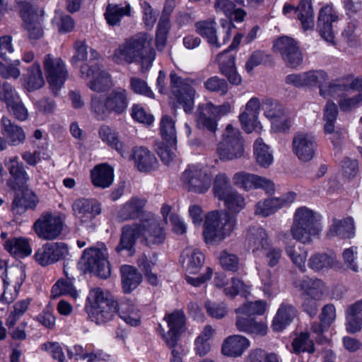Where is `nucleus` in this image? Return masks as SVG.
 Returning <instances> with one entry per match:
<instances>
[{
    "instance_id": "obj_53",
    "label": "nucleus",
    "mask_w": 362,
    "mask_h": 362,
    "mask_svg": "<svg viewBox=\"0 0 362 362\" xmlns=\"http://www.w3.org/2000/svg\"><path fill=\"white\" fill-rule=\"evenodd\" d=\"M267 304L264 300L247 302L235 309V313L245 314L247 316L254 315H263L267 309Z\"/></svg>"
},
{
    "instance_id": "obj_32",
    "label": "nucleus",
    "mask_w": 362,
    "mask_h": 362,
    "mask_svg": "<svg viewBox=\"0 0 362 362\" xmlns=\"http://www.w3.org/2000/svg\"><path fill=\"white\" fill-rule=\"evenodd\" d=\"M117 312L119 317L127 325L138 326L141 323V313L137 305L130 300L122 301L118 305Z\"/></svg>"
},
{
    "instance_id": "obj_27",
    "label": "nucleus",
    "mask_w": 362,
    "mask_h": 362,
    "mask_svg": "<svg viewBox=\"0 0 362 362\" xmlns=\"http://www.w3.org/2000/svg\"><path fill=\"white\" fill-rule=\"evenodd\" d=\"M298 311L291 304L282 303L273 319L272 327L274 331L281 332L289 325L297 317Z\"/></svg>"
},
{
    "instance_id": "obj_21",
    "label": "nucleus",
    "mask_w": 362,
    "mask_h": 362,
    "mask_svg": "<svg viewBox=\"0 0 362 362\" xmlns=\"http://www.w3.org/2000/svg\"><path fill=\"white\" fill-rule=\"evenodd\" d=\"M74 216L82 223H88L101 213V206L96 200L81 198L72 204Z\"/></svg>"
},
{
    "instance_id": "obj_57",
    "label": "nucleus",
    "mask_w": 362,
    "mask_h": 362,
    "mask_svg": "<svg viewBox=\"0 0 362 362\" xmlns=\"http://www.w3.org/2000/svg\"><path fill=\"white\" fill-rule=\"evenodd\" d=\"M264 115L268 118L271 123L284 111L283 107L276 101L271 99H266L262 103Z\"/></svg>"
},
{
    "instance_id": "obj_8",
    "label": "nucleus",
    "mask_w": 362,
    "mask_h": 362,
    "mask_svg": "<svg viewBox=\"0 0 362 362\" xmlns=\"http://www.w3.org/2000/svg\"><path fill=\"white\" fill-rule=\"evenodd\" d=\"M220 24L221 29L217 30L215 20L202 21L195 23V28L211 46L218 49L229 41L235 28L234 24L226 18L221 19Z\"/></svg>"
},
{
    "instance_id": "obj_43",
    "label": "nucleus",
    "mask_w": 362,
    "mask_h": 362,
    "mask_svg": "<svg viewBox=\"0 0 362 362\" xmlns=\"http://www.w3.org/2000/svg\"><path fill=\"white\" fill-rule=\"evenodd\" d=\"M285 251L291 262L299 269L305 270V261L308 257V251L300 247H296L295 243L284 241Z\"/></svg>"
},
{
    "instance_id": "obj_55",
    "label": "nucleus",
    "mask_w": 362,
    "mask_h": 362,
    "mask_svg": "<svg viewBox=\"0 0 362 362\" xmlns=\"http://www.w3.org/2000/svg\"><path fill=\"white\" fill-rule=\"evenodd\" d=\"M64 294L69 295L74 299L78 296V291L71 282L66 280H59L52 286V296L55 298Z\"/></svg>"
},
{
    "instance_id": "obj_16",
    "label": "nucleus",
    "mask_w": 362,
    "mask_h": 362,
    "mask_svg": "<svg viewBox=\"0 0 362 362\" xmlns=\"http://www.w3.org/2000/svg\"><path fill=\"white\" fill-rule=\"evenodd\" d=\"M199 109L200 112L197 117L198 127L215 132L217 127L216 118L229 113L231 110V105L226 102L216 106L209 103Z\"/></svg>"
},
{
    "instance_id": "obj_45",
    "label": "nucleus",
    "mask_w": 362,
    "mask_h": 362,
    "mask_svg": "<svg viewBox=\"0 0 362 362\" xmlns=\"http://www.w3.org/2000/svg\"><path fill=\"white\" fill-rule=\"evenodd\" d=\"M254 153L257 162L264 168L269 167L273 162L274 158L269 148L261 138L255 141Z\"/></svg>"
},
{
    "instance_id": "obj_33",
    "label": "nucleus",
    "mask_w": 362,
    "mask_h": 362,
    "mask_svg": "<svg viewBox=\"0 0 362 362\" xmlns=\"http://www.w3.org/2000/svg\"><path fill=\"white\" fill-rule=\"evenodd\" d=\"M132 7L129 3L124 6L117 4H108L104 13V17L110 26H119L122 19L130 16Z\"/></svg>"
},
{
    "instance_id": "obj_24",
    "label": "nucleus",
    "mask_w": 362,
    "mask_h": 362,
    "mask_svg": "<svg viewBox=\"0 0 362 362\" xmlns=\"http://www.w3.org/2000/svg\"><path fill=\"white\" fill-rule=\"evenodd\" d=\"M294 11L297 18L300 21L303 29L306 31L314 28V12L311 0H300L298 6L294 7L286 4L283 8L284 14H288Z\"/></svg>"
},
{
    "instance_id": "obj_18",
    "label": "nucleus",
    "mask_w": 362,
    "mask_h": 362,
    "mask_svg": "<svg viewBox=\"0 0 362 362\" xmlns=\"http://www.w3.org/2000/svg\"><path fill=\"white\" fill-rule=\"evenodd\" d=\"M315 136L307 132L295 134L292 140V152L298 159L303 163L313 160L317 151Z\"/></svg>"
},
{
    "instance_id": "obj_29",
    "label": "nucleus",
    "mask_w": 362,
    "mask_h": 362,
    "mask_svg": "<svg viewBox=\"0 0 362 362\" xmlns=\"http://www.w3.org/2000/svg\"><path fill=\"white\" fill-rule=\"evenodd\" d=\"M250 346V341L241 335H233L227 337L223 344L221 351L229 357L240 356Z\"/></svg>"
},
{
    "instance_id": "obj_28",
    "label": "nucleus",
    "mask_w": 362,
    "mask_h": 362,
    "mask_svg": "<svg viewBox=\"0 0 362 362\" xmlns=\"http://www.w3.org/2000/svg\"><path fill=\"white\" fill-rule=\"evenodd\" d=\"M246 245L252 252L267 249L270 245V240L266 230L259 226L249 228L246 236Z\"/></svg>"
},
{
    "instance_id": "obj_38",
    "label": "nucleus",
    "mask_w": 362,
    "mask_h": 362,
    "mask_svg": "<svg viewBox=\"0 0 362 362\" xmlns=\"http://www.w3.org/2000/svg\"><path fill=\"white\" fill-rule=\"evenodd\" d=\"M99 137L109 146L115 148L122 156L127 153V147L119 140L118 133L107 125H103L98 131Z\"/></svg>"
},
{
    "instance_id": "obj_40",
    "label": "nucleus",
    "mask_w": 362,
    "mask_h": 362,
    "mask_svg": "<svg viewBox=\"0 0 362 362\" xmlns=\"http://www.w3.org/2000/svg\"><path fill=\"white\" fill-rule=\"evenodd\" d=\"M300 287L307 296L316 300H321L326 291L325 284L321 279L308 276L300 281Z\"/></svg>"
},
{
    "instance_id": "obj_19",
    "label": "nucleus",
    "mask_w": 362,
    "mask_h": 362,
    "mask_svg": "<svg viewBox=\"0 0 362 362\" xmlns=\"http://www.w3.org/2000/svg\"><path fill=\"white\" fill-rule=\"evenodd\" d=\"M164 320L167 322L168 331L163 333L162 337L168 346H173L186 330V316L182 310H177L165 315Z\"/></svg>"
},
{
    "instance_id": "obj_46",
    "label": "nucleus",
    "mask_w": 362,
    "mask_h": 362,
    "mask_svg": "<svg viewBox=\"0 0 362 362\" xmlns=\"http://www.w3.org/2000/svg\"><path fill=\"white\" fill-rule=\"evenodd\" d=\"M233 190L230 184V180L226 174L221 173L216 175L213 185V192L215 197L222 200Z\"/></svg>"
},
{
    "instance_id": "obj_7",
    "label": "nucleus",
    "mask_w": 362,
    "mask_h": 362,
    "mask_svg": "<svg viewBox=\"0 0 362 362\" xmlns=\"http://www.w3.org/2000/svg\"><path fill=\"white\" fill-rule=\"evenodd\" d=\"M88 301L90 305L89 317L96 324H104L112 320L117 312V303L100 288L90 290Z\"/></svg>"
},
{
    "instance_id": "obj_41",
    "label": "nucleus",
    "mask_w": 362,
    "mask_h": 362,
    "mask_svg": "<svg viewBox=\"0 0 362 362\" xmlns=\"http://www.w3.org/2000/svg\"><path fill=\"white\" fill-rule=\"evenodd\" d=\"M4 248L11 255L17 258H23L31 254V247L28 240L19 237L8 240L4 244Z\"/></svg>"
},
{
    "instance_id": "obj_1",
    "label": "nucleus",
    "mask_w": 362,
    "mask_h": 362,
    "mask_svg": "<svg viewBox=\"0 0 362 362\" xmlns=\"http://www.w3.org/2000/svg\"><path fill=\"white\" fill-rule=\"evenodd\" d=\"M146 246L162 244L165 239V233L159 221L152 215L140 220L139 223L126 224L121 229V236L115 250L117 252L127 250L134 252L137 240Z\"/></svg>"
},
{
    "instance_id": "obj_6",
    "label": "nucleus",
    "mask_w": 362,
    "mask_h": 362,
    "mask_svg": "<svg viewBox=\"0 0 362 362\" xmlns=\"http://www.w3.org/2000/svg\"><path fill=\"white\" fill-rule=\"evenodd\" d=\"M128 105V92L121 87L112 89L104 99L100 95H93L90 102L91 112L97 119L102 120L111 112L118 115L123 114Z\"/></svg>"
},
{
    "instance_id": "obj_11",
    "label": "nucleus",
    "mask_w": 362,
    "mask_h": 362,
    "mask_svg": "<svg viewBox=\"0 0 362 362\" xmlns=\"http://www.w3.org/2000/svg\"><path fill=\"white\" fill-rule=\"evenodd\" d=\"M180 182L188 192L204 194L211 185V175L206 170L197 165H189L182 173Z\"/></svg>"
},
{
    "instance_id": "obj_60",
    "label": "nucleus",
    "mask_w": 362,
    "mask_h": 362,
    "mask_svg": "<svg viewBox=\"0 0 362 362\" xmlns=\"http://www.w3.org/2000/svg\"><path fill=\"white\" fill-rule=\"evenodd\" d=\"M204 87L210 92H217L221 95H225L228 92L227 82L218 76H213L204 82Z\"/></svg>"
},
{
    "instance_id": "obj_35",
    "label": "nucleus",
    "mask_w": 362,
    "mask_h": 362,
    "mask_svg": "<svg viewBox=\"0 0 362 362\" xmlns=\"http://www.w3.org/2000/svg\"><path fill=\"white\" fill-rule=\"evenodd\" d=\"M90 177L95 187L107 188L113 182V169L106 163L99 164L91 170Z\"/></svg>"
},
{
    "instance_id": "obj_64",
    "label": "nucleus",
    "mask_w": 362,
    "mask_h": 362,
    "mask_svg": "<svg viewBox=\"0 0 362 362\" xmlns=\"http://www.w3.org/2000/svg\"><path fill=\"white\" fill-rule=\"evenodd\" d=\"M220 264L226 270L236 272L239 268L238 258L235 255L223 251L220 255Z\"/></svg>"
},
{
    "instance_id": "obj_63",
    "label": "nucleus",
    "mask_w": 362,
    "mask_h": 362,
    "mask_svg": "<svg viewBox=\"0 0 362 362\" xmlns=\"http://www.w3.org/2000/svg\"><path fill=\"white\" fill-rule=\"evenodd\" d=\"M257 115H252L245 111L240 114V122L243 129L247 133H251L258 127L259 122L257 121Z\"/></svg>"
},
{
    "instance_id": "obj_12",
    "label": "nucleus",
    "mask_w": 362,
    "mask_h": 362,
    "mask_svg": "<svg viewBox=\"0 0 362 362\" xmlns=\"http://www.w3.org/2000/svg\"><path fill=\"white\" fill-rule=\"evenodd\" d=\"M274 52L279 54L286 66L296 68L303 59V53L299 45L293 38L282 36L274 41Z\"/></svg>"
},
{
    "instance_id": "obj_62",
    "label": "nucleus",
    "mask_w": 362,
    "mask_h": 362,
    "mask_svg": "<svg viewBox=\"0 0 362 362\" xmlns=\"http://www.w3.org/2000/svg\"><path fill=\"white\" fill-rule=\"evenodd\" d=\"M130 88L135 93L143 95L150 98L154 97L153 91L148 86L146 82L141 78L136 77L131 78Z\"/></svg>"
},
{
    "instance_id": "obj_23",
    "label": "nucleus",
    "mask_w": 362,
    "mask_h": 362,
    "mask_svg": "<svg viewBox=\"0 0 362 362\" xmlns=\"http://www.w3.org/2000/svg\"><path fill=\"white\" fill-rule=\"evenodd\" d=\"M21 16L25 23L29 37L38 39L43 35V29L39 21L37 9L29 3H22L20 9Z\"/></svg>"
},
{
    "instance_id": "obj_25",
    "label": "nucleus",
    "mask_w": 362,
    "mask_h": 362,
    "mask_svg": "<svg viewBox=\"0 0 362 362\" xmlns=\"http://www.w3.org/2000/svg\"><path fill=\"white\" fill-rule=\"evenodd\" d=\"M216 61L218 63L221 72L227 77L229 82L238 86L242 82L241 76L237 73L235 65V57L224 50L216 55Z\"/></svg>"
},
{
    "instance_id": "obj_56",
    "label": "nucleus",
    "mask_w": 362,
    "mask_h": 362,
    "mask_svg": "<svg viewBox=\"0 0 362 362\" xmlns=\"http://www.w3.org/2000/svg\"><path fill=\"white\" fill-rule=\"evenodd\" d=\"M30 299L21 300L13 305V311L8 315L6 325L8 327L14 326L19 318L25 313L30 305Z\"/></svg>"
},
{
    "instance_id": "obj_2",
    "label": "nucleus",
    "mask_w": 362,
    "mask_h": 362,
    "mask_svg": "<svg viewBox=\"0 0 362 362\" xmlns=\"http://www.w3.org/2000/svg\"><path fill=\"white\" fill-rule=\"evenodd\" d=\"M153 37L147 33H139L124 40L115 50L112 60L118 64L139 63L142 69L150 68L156 59Z\"/></svg>"
},
{
    "instance_id": "obj_31",
    "label": "nucleus",
    "mask_w": 362,
    "mask_h": 362,
    "mask_svg": "<svg viewBox=\"0 0 362 362\" xmlns=\"http://www.w3.org/2000/svg\"><path fill=\"white\" fill-rule=\"evenodd\" d=\"M146 200L138 197H132L127 201L117 214V217L121 221L139 218L144 214Z\"/></svg>"
},
{
    "instance_id": "obj_14",
    "label": "nucleus",
    "mask_w": 362,
    "mask_h": 362,
    "mask_svg": "<svg viewBox=\"0 0 362 362\" xmlns=\"http://www.w3.org/2000/svg\"><path fill=\"white\" fill-rule=\"evenodd\" d=\"M83 258L90 270L97 276L106 279L110 275V268L107 260V252L103 243L95 247L86 249Z\"/></svg>"
},
{
    "instance_id": "obj_30",
    "label": "nucleus",
    "mask_w": 362,
    "mask_h": 362,
    "mask_svg": "<svg viewBox=\"0 0 362 362\" xmlns=\"http://www.w3.org/2000/svg\"><path fill=\"white\" fill-rule=\"evenodd\" d=\"M180 262L187 272L190 274H196L204 262V256L197 249L187 247L180 256Z\"/></svg>"
},
{
    "instance_id": "obj_51",
    "label": "nucleus",
    "mask_w": 362,
    "mask_h": 362,
    "mask_svg": "<svg viewBox=\"0 0 362 362\" xmlns=\"http://www.w3.org/2000/svg\"><path fill=\"white\" fill-rule=\"evenodd\" d=\"M221 201L224 202L226 207L232 214L239 213L246 205L245 198L236 190H233Z\"/></svg>"
},
{
    "instance_id": "obj_47",
    "label": "nucleus",
    "mask_w": 362,
    "mask_h": 362,
    "mask_svg": "<svg viewBox=\"0 0 362 362\" xmlns=\"http://www.w3.org/2000/svg\"><path fill=\"white\" fill-rule=\"evenodd\" d=\"M160 134L163 139L172 146H176L177 135L175 127V121L168 115H164L160 120Z\"/></svg>"
},
{
    "instance_id": "obj_42",
    "label": "nucleus",
    "mask_w": 362,
    "mask_h": 362,
    "mask_svg": "<svg viewBox=\"0 0 362 362\" xmlns=\"http://www.w3.org/2000/svg\"><path fill=\"white\" fill-rule=\"evenodd\" d=\"M337 264L335 255L317 252L312 255L308 261L310 269L315 272L328 270Z\"/></svg>"
},
{
    "instance_id": "obj_59",
    "label": "nucleus",
    "mask_w": 362,
    "mask_h": 362,
    "mask_svg": "<svg viewBox=\"0 0 362 362\" xmlns=\"http://www.w3.org/2000/svg\"><path fill=\"white\" fill-rule=\"evenodd\" d=\"M19 99L18 95L9 83L3 84L0 90V100L6 104L8 110H10L11 106L17 103Z\"/></svg>"
},
{
    "instance_id": "obj_4",
    "label": "nucleus",
    "mask_w": 362,
    "mask_h": 362,
    "mask_svg": "<svg viewBox=\"0 0 362 362\" xmlns=\"http://www.w3.org/2000/svg\"><path fill=\"white\" fill-rule=\"evenodd\" d=\"M322 230L317 214L306 206L298 208L293 218L290 233L296 241L309 245Z\"/></svg>"
},
{
    "instance_id": "obj_36",
    "label": "nucleus",
    "mask_w": 362,
    "mask_h": 362,
    "mask_svg": "<svg viewBox=\"0 0 362 362\" xmlns=\"http://www.w3.org/2000/svg\"><path fill=\"white\" fill-rule=\"evenodd\" d=\"M37 199L35 194L29 189H23L18 192L12 204V212L15 215L24 214L28 209L33 208Z\"/></svg>"
},
{
    "instance_id": "obj_17",
    "label": "nucleus",
    "mask_w": 362,
    "mask_h": 362,
    "mask_svg": "<svg viewBox=\"0 0 362 362\" xmlns=\"http://www.w3.org/2000/svg\"><path fill=\"white\" fill-rule=\"evenodd\" d=\"M338 21L339 13L332 5H326L320 10L317 30L322 38L332 45L335 44L334 28Z\"/></svg>"
},
{
    "instance_id": "obj_50",
    "label": "nucleus",
    "mask_w": 362,
    "mask_h": 362,
    "mask_svg": "<svg viewBox=\"0 0 362 362\" xmlns=\"http://www.w3.org/2000/svg\"><path fill=\"white\" fill-rule=\"evenodd\" d=\"M18 159L16 156L10 158L8 160H6V165L10 174L16 180L17 183L23 185L27 181L28 177L23 164L19 163Z\"/></svg>"
},
{
    "instance_id": "obj_48",
    "label": "nucleus",
    "mask_w": 362,
    "mask_h": 362,
    "mask_svg": "<svg viewBox=\"0 0 362 362\" xmlns=\"http://www.w3.org/2000/svg\"><path fill=\"white\" fill-rule=\"evenodd\" d=\"M68 253V247L64 243L47 244V264H54L64 259Z\"/></svg>"
},
{
    "instance_id": "obj_22",
    "label": "nucleus",
    "mask_w": 362,
    "mask_h": 362,
    "mask_svg": "<svg viewBox=\"0 0 362 362\" xmlns=\"http://www.w3.org/2000/svg\"><path fill=\"white\" fill-rule=\"evenodd\" d=\"M296 196V193L288 192L278 198L272 197L259 201L255 205V214L263 217L269 216L279 209L293 203Z\"/></svg>"
},
{
    "instance_id": "obj_52",
    "label": "nucleus",
    "mask_w": 362,
    "mask_h": 362,
    "mask_svg": "<svg viewBox=\"0 0 362 362\" xmlns=\"http://www.w3.org/2000/svg\"><path fill=\"white\" fill-rule=\"evenodd\" d=\"M293 352L299 354L301 352H308L313 354L315 351L313 340L310 339L308 332H301L297 336L292 342Z\"/></svg>"
},
{
    "instance_id": "obj_20",
    "label": "nucleus",
    "mask_w": 362,
    "mask_h": 362,
    "mask_svg": "<svg viewBox=\"0 0 362 362\" xmlns=\"http://www.w3.org/2000/svg\"><path fill=\"white\" fill-rule=\"evenodd\" d=\"M233 182L234 185L245 191L253 188H262L267 192L274 191V183L270 180L245 171L235 173Z\"/></svg>"
},
{
    "instance_id": "obj_39",
    "label": "nucleus",
    "mask_w": 362,
    "mask_h": 362,
    "mask_svg": "<svg viewBox=\"0 0 362 362\" xmlns=\"http://www.w3.org/2000/svg\"><path fill=\"white\" fill-rule=\"evenodd\" d=\"M120 270L123 290L124 293H131L141 284L142 276L135 267L130 265H123Z\"/></svg>"
},
{
    "instance_id": "obj_3",
    "label": "nucleus",
    "mask_w": 362,
    "mask_h": 362,
    "mask_svg": "<svg viewBox=\"0 0 362 362\" xmlns=\"http://www.w3.org/2000/svg\"><path fill=\"white\" fill-rule=\"evenodd\" d=\"M321 96L337 100L343 112H350L362 103V78L344 79L331 82L321 88Z\"/></svg>"
},
{
    "instance_id": "obj_44",
    "label": "nucleus",
    "mask_w": 362,
    "mask_h": 362,
    "mask_svg": "<svg viewBox=\"0 0 362 362\" xmlns=\"http://www.w3.org/2000/svg\"><path fill=\"white\" fill-rule=\"evenodd\" d=\"M65 218V215L62 213L47 214V240L54 239L62 233Z\"/></svg>"
},
{
    "instance_id": "obj_9",
    "label": "nucleus",
    "mask_w": 362,
    "mask_h": 362,
    "mask_svg": "<svg viewBox=\"0 0 362 362\" xmlns=\"http://www.w3.org/2000/svg\"><path fill=\"white\" fill-rule=\"evenodd\" d=\"M244 152V140L240 130L228 124L216 149L220 159L225 161L238 159L243 156Z\"/></svg>"
},
{
    "instance_id": "obj_49",
    "label": "nucleus",
    "mask_w": 362,
    "mask_h": 362,
    "mask_svg": "<svg viewBox=\"0 0 362 362\" xmlns=\"http://www.w3.org/2000/svg\"><path fill=\"white\" fill-rule=\"evenodd\" d=\"M250 286L245 284L242 279L238 277H233L229 282V286L225 287L223 292L226 296L234 298L237 295L247 297L250 291Z\"/></svg>"
},
{
    "instance_id": "obj_54",
    "label": "nucleus",
    "mask_w": 362,
    "mask_h": 362,
    "mask_svg": "<svg viewBox=\"0 0 362 362\" xmlns=\"http://www.w3.org/2000/svg\"><path fill=\"white\" fill-rule=\"evenodd\" d=\"M327 79V74L323 71H310L303 73L304 86H318L320 95L321 88L328 86V85H325Z\"/></svg>"
},
{
    "instance_id": "obj_61",
    "label": "nucleus",
    "mask_w": 362,
    "mask_h": 362,
    "mask_svg": "<svg viewBox=\"0 0 362 362\" xmlns=\"http://www.w3.org/2000/svg\"><path fill=\"white\" fill-rule=\"evenodd\" d=\"M205 308L210 317L218 320L224 317L228 313L226 306L223 303L207 301Z\"/></svg>"
},
{
    "instance_id": "obj_13",
    "label": "nucleus",
    "mask_w": 362,
    "mask_h": 362,
    "mask_svg": "<svg viewBox=\"0 0 362 362\" xmlns=\"http://www.w3.org/2000/svg\"><path fill=\"white\" fill-rule=\"evenodd\" d=\"M80 72L81 78L88 81L87 86L94 92H104L113 85L110 74L97 63L82 65Z\"/></svg>"
},
{
    "instance_id": "obj_10",
    "label": "nucleus",
    "mask_w": 362,
    "mask_h": 362,
    "mask_svg": "<svg viewBox=\"0 0 362 362\" xmlns=\"http://www.w3.org/2000/svg\"><path fill=\"white\" fill-rule=\"evenodd\" d=\"M170 78L171 90L175 101L182 106L185 112H192L196 93L193 87L195 81L189 78H184L175 73H171Z\"/></svg>"
},
{
    "instance_id": "obj_15",
    "label": "nucleus",
    "mask_w": 362,
    "mask_h": 362,
    "mask_svg": "<svg viewBox=\"0 0 362 362\" xmlns=\"http://www.w3.org/2000/svg\"><path fill=\"white\" fill-rule=\"evenodd\" d=\"M68 77L64 62L60 58L47 56V84L50 93L57 97Z\"/></svg>"
},
{
    "instance_id": "obj_58",
    "label": "nucleus",
    "mask_w": 362,
    "mask_h": 362,
    "mask_svg": "<svg viewBox=\"0 0 362 362\" xmlns=\"http://www.w3.org/2000/svg\"><path fill=\"white\" fill-rule=\"evenodd\" d=\"M170 29L168 20H162L158 25L156 35V45L158 51H163L166 45L167 37Z\"/></svg>"
},
{
    "instance_id": "obj_34",
    "label": "nucleus",
    "mask_w": 362,
    "mask_h": 362,
    "mask_svg": "<svg viewBox=\"0 0 362 362\" xmlns=\"http://www.w3.org/2000/svg\"><path fill=\"white\" fill-rule=\"evenodd\" d=\"M133 158L135 164L141 172H150L157 167V159L146 148L140 146L134 148Z\"/></svg>"
},
{
    "instance_id": "obj_5",
    "label": "nucleus",
    "mask_w": 362,
    "mask_h": 362,
    "mask_svg": "<svg viewBox=\"0 0 362 362\" xmlns=\"http://www.w3.org/2000/svg\"><path fill=\"white\" fill-rule=\"evenodd\" d=\"M237 223L227 211H213L206 215L203 235L206 243H218L229 237Z\"/></svg>"
},
{
    "instance_id": "obj_37",
    "label": "nucleus",
    "mask_w": 362,
    "mask_h": 362,
    "mask_svg": "<svg viewBox=\"0 0 362 362\" xmlns=\"http://www.w3.org/2000/svg\"><path fill=\"white\" fill-rule=\"evenodd\" d=\"M354 235V221L351 218L342 220H334L327 233L329 238L339 237L341 238H350Z\"/></svg>"
},
{
    "instance_id": "obj_26",
    "label": "nucleus",
    "mask_w": 362,
    "mask_h": 362,
    "mask_svg": "<svg viewBox=\"0 0 362 362\" xmlns=\"http://www.w3.org/2000/svg\"><path fill=\"white\" fill-rule=\"evenodd\" d=\"M1 132L11 146H16L23 144L26 139L23 129L5 116L1 119Z\"/></svg>"
}]
</instances>
